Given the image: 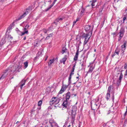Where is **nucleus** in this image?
Masks as SVG:
<instances>
[{
	"instance_id": "1",
	"label": "nucleus",
	"mask_w": 127,
	"mask_h": 127,
	"mask_svg": "<svg viewBox=\"0 0 127 127\" xmlns=\"http://www.w3.org/2000/svg\"><path fill=\"white\" fill-rule=\"evenodd\" d=\"M77 110V108L75 106H73L71 110L72 120L71 123L73 126V124L74 123L75 120V115L76 114V112Z\"/></svg>"
},
{
	"instance_id": "2",
	"label": "nucleus",
	"mask_w": 127,
	"mask_h": 127,
	"mask_svg": "<svg viewBox=\"0 0 127 127\" xmlns=\"http://www.w3.org/2000/svg\"><path fill=\"white\" fill-rule=\"evenodd\" d=\"M92 34V32H91V34H89V33H83L81 37L82 38H85V40L88 41L90 38Z\"/></svg>"
},
{
	"instance_id": "3",
	"label": "nucleus",
	"mask_w": 127,
	"mask_h": 127,
	"mask_svg": "<svg viewBox=\"0 0 127 127\" xmlns=\"http://www.w3.org/2000/svg\"><path fill=\"white\" fill-rule=\"evenodd\" d=\"M9 71H10L12 73H13L15 71L19 72L20 70H19V69H17V68H16L14 67H9L8 68Z\"/></svg>"
},
{
	"instance_id": "4",
	"label": "nucleus",
	"mask_w": 127,
	"mask_h": 127,
	"mask_svg": "<svg viewBox=\"0 0 127 127\" xmlns=\"http://www.w3.org/2000/svg\"><path fill=\"white\" fill-rule=\"evenodd\" d=\"M127 42L125 41L124 42L123 44L121 46V55L122 56L124 54V52L126 48V44Z\"/></svg>"
},
{
	"instance_id": "5",
	"label": "nucleus",
	"mask_w": 127,
	"mask_h": 127,
	"mask_svg": "<svg viewBox=\"0 0 127 127\" xmlns=\"http://www.w3.org/2000/svg\"><path fill=\"white\" fill-rule=\"evenodd\" d=\"M85 28L86 31H89L88 33L89 34L90 33H91V32L92 33L93 28L91 26L89 25H87L85 26Z\"/></svg>"
},
{
	"instance_id": "6",
	"label": "nucleus",
	"mask_w": 127,
	"mask_h": 127,
	"mask_svg": "<svg viewBox=\"0 0 127 127\" xmlns=\"http://www.w3.org/2000/svg\"><path fill=\"white\" fill-rule=\"evenodd\" d=\"M124 29L123 28L121 29L120 30L119 32L120 34L119 36V37L118 40L119 41H120L121 38L123 37L124 34Z\"/></svg>"
},
{
	"instance_id": "7",
	"label": "nucleus",
	"mask_w": 127,
	"mask_h": 127,
	"mask_svg": "<svg viewBox=\"0 0 127 127\" xmlns=\"http://www.w3.org/2000/svg\"><path fill=\"white\" fill-rule=\"evenodd\" d=\"M95 67V64L94 63H92L90 65V68L89 70L88 73H91L92 72L93 70L94 69Z\"/></svg>"
},
{
	"instance_id": "8",
	"label": "nucleus",
	"mask_w": 127,
	"mask_h": 127,
	"mask_svg": "<svg viewBox=\"0 0 127 127\" xmlns=\"http://www.w3.org/2000/svg\"><path fill=\"white\" fill-rule=\"evenodd\" d=\"M120 50L118 48H117L115 50L114 53H113L112 55V57H113L114 56H117L119 55V53L120 51Z\"/></svg>"
},
{
	"instance_id": "9",
	"label": "nucleus",
	"mask_w": 127,
	"mask_h": 127,
	"mask_svg": "<svg viewBox=\"0 0 127 127\" xmlns=\"http://www.w3.org/2000/svg\"><path fill=\"white\" fill-rule=\"evenodd\" d=\"M30 9H27L26 11L18 19L19 20L23 18H24L25 17L26 15L28 14L29 12V11H30Z\"/></svg>"
},
{
	"instance_id": "10",
	"label": "nucleus",
	"mask_w": 127,
	"mask_h": 127,
	"mask_svg": "<svg viewBox=\"0 0 127 127\" xmlns=\"http://www.w3.org/2000/svg\"><path fill=\"white\" fill-rule=\"evenodd\" d=\"M121 82H120L118 80H114L113 82V84L115 85L116 86H119L121 83Z\"/></svg>"
},
{
	"instance_id": "11",
	"label": "nucleus",
	"mask_w": 127,
	"mask_h": 127,
	"mask_svg": "<svg viewBox=\"0 0 127 127\" xmlns=\"http://www.w3.org/2000/svg\"><path fill=\"white\" fill-rule=\"evenodd\" d=\"M26 81V80H23L19 84L20 85L19 86L20 87L21 89H22L23 86L25 85Z\"/></svg>"
},
{
	"instance_id": "12",
	"label": "nucleus",
	"mask_w": 127,
	"mask_h": 127,
	"mask_svg": "<svg viewBox=\"0 0 127 127\" xmlns=\"http://www.w3.org/2000/svg\"><path fill=\"white\" fill-rule=\"evenodd\" d=\"M79 54V49H78L76 53V54L74 57V60L75 61H76L78 59Z\"/></svg>"
},
{
	"instance_id": "13",
	"label": "nucleus",
	"mask_w": 127,
	"mask_h": 127,
	"mask_svg": "<svg viewBox=\"0 0 127 127\" xmlns=\"http://www.w3.org/2000/svg\"><path fill=\"white\" fill-rule=\"evenodd\" d=\"M67 59V56L66 55H65L64 58H62V60L60 61L61 63H63L64 64H65V62L66 61Z\"/></svg>"
},
{
	"instance_id": "14",
	"label": "nucleus",
	"mask_w": 127,
	"mask_h": 127,
	"mask_svg": "<svg viewBox=\"0 0 127 127\" xmlns=\"http://www.w3.org/2000/svg\"><path fill=\"white\" fill-rule=\"evenodd\" d=\"M118 74L119 75V79L118 80L120 82H121V80L122 79L123 77V74L122 73H118Z\"/></svg>"
},
{
	"instance_id": "15",
	"label": "nucleus",
	"mask_w": 127,
	"mask_h": 127,
	"mask_svg": "<svg viewBox=\"0 0 127 127\" xmlns=\"http://www.w3.org/2000/svg\"><path fill=\"white\" fill-rule=\"evenodd\" d=\"M70 92H68L66 95V100H68L70 97Z\"/></svg>"
},
{
	"instance_id": "16",
	"label": "nucleus",
	"mask_w": 127,
	"mask_h": 127,
	"mask_svg": "<svg viewBox=\"0 0 127 127\" xmlns=\"http://www.w3.org/2000/svg\"><path fill=\"white\" fill-rule=\"evenodd\" d=\"M8 71H9V70L8 69L5 70V71L4 72V73H3L1 76L3 78L7 76L8 74L7 72Z\"/></svg>"
},
{
	"instance_id": "17",
	"label": "nucleus",
	"mask_w": 127,
	"mask_h": 127,
	"mask_svg": "<svg viewBox=\"0 0 127 127\" xmlns=\"http://www.w3.org/2000/svg\"><path fill=\"white\" fill-rule=\"evenodd\" d=\"M67 101L66 100L65 101H64L63 103V105L64 107H65L67 108V106H69V104H68Z\"/></svg>"
},
{
	"instance_id": "18",
	"label": "nucleus",
	"mask_w": 127,
	"mask_h": 127,
	"mask_svg": "<svg viewBox=\"0 0 127 127\" xmlns=\"http://www.w3.org/2000/svg\"><path fill=\"white\" fill-rule=\"evenodd\" d=\"M110 95L109 93L107 92L105 96V98L107 100H108L110 98Z\"/></svg>"
},
{
	"instance_id": "19",
	"label": "nucleus",
	"mask_w": 127,
	"mask_h": 127,
	"mask_svg": "<svg viewBox=\"0 0 127 127\" xmlns=\"http://www.w3.org/2000/svg\"><path fill=\"white\" fill-rule=\"evenodd\" d=\"M22 66V64L21 62H20L19 63V65H18L17 66L15 67L16 68H17V69H19V70L21 69V68Z\"/></svg>"
},
{
	"instance_id": "20",
	"label": "nucleus",
	"mask_w": 127,
	"mask_h": 127,
	"mask_svg": "<svg viewBox=\"0 0 127 127\" xmlns=\"http://www.w3.org/2000/svg\"><path fill=\"white\" fill-rule=\"evenodd\" d=\"M14 22H13L10 25L9 27L7 28V31L8 30H10L12 29V27H13L14 26Z\"/></svg>"
},
{
	"instance_id": "21",
	"label": "nucleus",
	"mask_w": 127,
	"mask_h": 127,
	"mask_svg": "<svg viewBox=\"0 0 127 127\" xmlns=\"http://www.w3.org/2000/svg\"><path fill=\"white\" fill-rule=\"evenodd\" d=\"M5 38H3L0 42V46H1L5 42Z\"/></svg>"
},
{
	"instance_id": "22",
	"label": "nucleus",
	"mask_w": 127,
	"mask_h": 127,
	"mask_svg": "<svg viewBox=\"0 0 127 127\" xmlns=\"http://www.w3.org/2000/svg\"><path fill=\"white\" fill-rule=\"evenodd\" d=\"M69 85V84L67 85H63L61 88L65 91L66 90V88H67L68 85Z\"/></svg>"
},
{
	"instance_id": "23",
	"label": "nucleus",
	"mask_w": 127,
	"mask_h": 127,
	"mask_svg": "<svg viewBox=\"0 0 127 127\" xmlns=\"http://www.w3.org/2000/svg\"><path fill=\"white\" fill-rule=\"evenodd\" d=\"M54 59L50 60L49 62L48 63V65L50 66L53 64L54 62Z\"/></svg>"
},
{
	"instance_id": "24",
	"label": "nucleus",
	"mask_w": 127,
	"mask_h": 127,
	"mask_svg": "<svg viewBox=\"0 0 127 127\" xmlns=\"http://www.w3.org/2000/svg\"><path fill=\"white\" fill-rule=\"evenodd\" d=\"M13 39V37L11 36V35H8L7 37V40H8L9 42H10L11 40Z\"/></svg>"
},
{
	"instance_id": "25",
	"label": "nucleus",
	"mask_w": 127,
	"mask_h": 127,
	"mask_svg": "<svg viewBox=\"0 0 127 127\" xmlns=\"http://www.w3.org/2000/svg\"><path fill=\"white\" fill-rule=\"evenodd\" d=\"M58 98H57L56 97H54L53 98H52L51 101V102L52 104H53L54 102V101L55 102V101H56V100H57Z\"/></svg>"
},
{
	"instance_id": "26",
	"label": "nucleus",
	"mask_w": 127,
	"mask_h": 127,
	"mask_svg": "<svg viewBox=\"0 0 127 127\" xmlns=\"http://www.w3.org/2000/svg\"><path fill=\"white\" fill-rule=\"evenodd\" d=\"M67 50V49L65 47H64L63 48L62 53V54H63Z\"/></svg>"
},
{
	"instance_id": "27",
	"label": "nucleus",
	"mask_w": 127,
	"mask_h": 127,
	"mask_svg": "<svg viewBox=\"0 0 127 127\" xmlns=\"http://www.w3.org/2000/svg\"><path fill=\"white\" fill-rule=\"evenodd\" d=\"M49 124L48 123V121L46 120H45L44 122V125H45V127H49L48 126V125Z\"/></svg>"
},
{
	"instance_id": "28",
	"label": "nucleus",
	"mask_w": 127,
	"mask_h": 127,
	"mask_svg": "<svg viewBox=\"0 0 127 127\" xmlns=\"http://www.w3.org/2000/svg\"><path fill=\"white\" fill-rule=\"evenodd\" d=\"M53 35V34L52 33H51L49 35H48L47 36L46 38V40L48 39L49 38H50V37L52 36Z\"/></svg>"
},
{
	"instance_id": "29",
	"label": "nucleus",
	"mask_w": 127,
	"mask_h": 127,
	"mask_svg": "<svg viewBox=\"0 0 127 127\" xmlns=\"http://www.w3.org/2000/svg\"><path fill=\"white\" fill-rule=\"evenodd\" d=\"M25 68H26L28 65V62H24V63Z\"/></svg>"
},
{
	"instance_id": "30",
	"label": "nucleus",
	"mask_w": 127,
	"mask_h": 127,
	"mask_svg": "<svg viewBox=\"0 0 127 127\" xmlns=\"http://www.w3.org/2000/svg\"><path fill=\"white\" fill-rule=\"evenodd\" d=\"M60 100V99H59V98H58L57 100L56 101H55V102L54 101V102L53 104H57L59 103Z\"/></svg>"
},
{
	"instance_id": "31",
	"label": "nucleus",
	"mask_w": 127,
	"mask_h": 127,
	"mask_svg": "<svg viewBox=\"0 0 127 127\" xmlns=\"http://www.w3.org/2000/svg\"><path fill=\"white\" fill-rule=\"evenodd\" d=\"M63 18H61L59 17L56 19V21L57 22L61 21L63 20Z\"/></svg>"
},
{
	"instance_id": "32",
	"label": "nucleus",
	"mask_w": 127,
	"mask_h": 127,
	"mask_svg": "<svg viewBox=\"0 0 127 127\" xmlns=\"http://www.w3.org/2000/svg\"><path fill=\"white\" fill-rule=\"evenodd\" d=\"M55 3H54V2H53V3L46 10V11H48V10H49L50 8H51L53 6V5H54V4H55Z\"/></svg>"
},
{
	"instance_id": "33",
	"label": "nucleus",
	"mask_w": 127,
	"mask_h": 127,
	"mask_svg": "<svg viewBox=\"0 0 127 127\" xmlns=\"http://www.w3.org/2000/svg\"><path fill=\"white\" fill-rule=\"evenodd\" d=\"M112 88V86H110L108 89V90L107 91V92L109 93H110V91Z\"/></svg>"
},
{
	"instance_id": "34",
	"label": "nucleus",
	"mask_w": 127,
	"mask_h": 127,
	"mask_svg": "<svg viewBox=\"0 0 127 127\" xmlns=\"http://www.w3.org/2000/svg\"><path fill=\"white\" fill-rule=\"evenodd\" d=\"M65 91L64 90H63L61 88V89L60 90V91H59L58 93V95L59 94H62Z\"/></svg>"
},
{
	"instance_id": "35",
	"label": "nucleus",
	"mask_w": 127,
	"mask_h": 127,
	"mask_svg": "<svg viewBox=\"0 0 127 127\" xmlns=\"http://www.w3.org/2000/svg\"><path fill=\"white\" fill-rule=\"evenodd\" d=\"M24 32H22V33L21 34V36L23 35H24L25 33H28V30H24Z\"/></svg>"
},
{
	"instance_id": "36",
	"label": "nucleus",
	"mask_w": 127,
	"mask_h": 127,
	"mask_svg": "<svg viewBox=\"0 0 127 127\" xmlns=\"http://www.w3.org/2000/svg\"><path fill=\"white\" fill-rule=\"evenodd\" d=\"M71 75H70L68 78L69 85H70L71 83Z\"/></svg>"
},
{
	"instance_id": "37",
	"label": "nucleus",
	"mask_w": 127,
	"mask_h": 127,
	"mask_svg": "<svg viewBox=\"0 0 127 127\" xmlns=\"http://www.w3.org/2000/svg\"><path fill=\"white\" fill-rule=\"evenodd\" d=\"M42 103V100H40L39 101L38 103V106H40Z\"/></svg>"
},
{
	"instance_id": "38",
	"label": "nucleus",
	"mask_w": 127,
	"mask_h": 127,
	"mask_svg": "<svg viewBox=\"0 0 127 127\" xmlns=\"http://www.w3.org/2000/svg\"><path fill=\"white\" fill-rule=\"evenodd\" d=\"M85 9L84 8H82V10L81 11V15H82L84 14L83 13H84V12L85 11Z\"/></svg>"
},
{
	"instance_id": "39",
	"label": "nucleus",
	"mask_w": 127,
	"mask_h": 127,
	"mask_svg": "<svg viewBox=\"0 0 127 127\" xmlns=\"http://www.w3.org/2000/svg\"><path fill=\"white\" fill-rule=\"evenodd\" d=\"M29 26L28 25H27L24 28V30H27V29L29 28Z\"/></svg>"
},
{
	"instance_id": "40",
	"label": "nucleus",
	"mask_w": 127,
	"mask_h": 127,
	"mask_svg": "<svg viewBox=\"0 0 127 127\" xmlns=\"http://www.w3.org/2000/svg\"><path fill=\"white\" fill-rule=\"evenodd\" d=\"M96 0H93L92 1H90V2H91V3H95L96 2Z\"/></svg>"
},
{
	"instance_id": "41",
	"label": "nucleus",
	"mask_w": 127,
	"mask_h": 127,
	"mask_svg": "<svg viewBox=\"0 0 127 127\" xmlns=\"http://www.w3.org/2000/svg\"><path fill=\"white\" fill-rule=\"evenodd\" d=\"M124 68L125 69H127V63H126L125 64Z\"/></svg>"
},
{
	"instance_id": "42",
	"label": "nucleus",
	"mask_w": 127,
	"mask_h": 127,
	"mask_svg": "<svg viewBox=\"0 0 127 127\" xmlns=\"http://www.w3.org/2000/svg\"><path fill=\"white\" fill-rule=\"evenodd\" d=\"M42 51H41V52H38V55H39V56H40L41 55V54H42Z\"/></svg>"
},
{
	"instance_id": "43",
	"label": "nucleus",
	"mask_w": 127,
	"mask_h": 127,
	"mask_svg": "<svg viewBox=\"0 0 127 127\" xmlns=\"http://www.w3.org/2000/svg\"><path fill=\"white\" fill-rule=\"evenodd\" d=\"M75 65H74L73 66L72 71V72H74L75 69Z\"/></svg>"
},
{
	"instance_id": "44",
	"label": "nucleus",
	"mask_w": 127,
	"mask_h": 127,
	"mask_svg": "<svg viewBox=\"0 0 127 127\" xmlns=\"http://www.w3.org/2000/svg\"><path fill=\"white\" fill-rule=\"evenodd\" d=\"M92 6V8H94L95 7V3H91Z\"/></svg>"
},
{
	"instance_id": "45",
	"label": "nucleus",
	"mask_w": 127,
	"mask_h": 127,
	"mask_svg": "<svg viewBox=\"0 0 127 127\" xmlns=\"http://www.w3.org/2000/svg\"><path fill=\"white\" fill-rule=\"evenodd\" d=\"M81 83L80 82H79L78 83V84L77 85V87H79L80 86V85H81Z\"/></svg>"
},
{
	"instance_id": "46",
	"label": "nucleus",
	"mask_w": 127,
	"mask_h": 127,
	"mask_svg": "<svg viewBox=\"0 0 127 127\" xmlns=\"http://www.w3.org/2000/svg\"><path fill=\"white\" fill-rule=\"evenodd\" d=\"M43 31L45 33H46L47 32V30L45 29L43 30Z\"/></svg>"
},
{
	"instance_id": "47",
	"label": "nucleus",
	"mask_w": 127,
	"mask_h": 127,
	"mask_svg": "<svg viewBox=\"0 0 127 127\" xmlns=\"http://www.w3.org/2000/svg\"><path fill=\"white\" fill-rule=\"evenodd\" d=\"M126 17H125L123 18V23H124V21H125L126 20Z\"/></svg>"
},
{
	"instance_id": "48",
	"label": "nucleus",
	"mask_w": 127,
	"mask_h": 127,
	"mask_svg": "<svg viewBox=\"0 0 127 127\" xmlns=\"http://www.w3.org/2000/svg\"><path fill=\"white\" fill-rule=\"evenodd\" d=\"M112 100L113 101L114 100V94H113V95H112Z\"/></svg>"
},
{
	"instance_id": "49",
	"label": "nucleus",
	"mask_w": 127,
	"mask_h": 127,
	"mask_svg": "<svg viewBox=\"0 0 127 127\" xmlns=\"http://www.w3.org/2000/svg\"><path fill=\"white\" fill-rule=\"evenodd\" d=\"M124 14H125V15H126L127 14V9H125V13Z\"/></svg>"
},
{
	"instance_id": "50",
	"label": "nucleus",
	"mask_w": 127,
	"mask_h": 127,
	"mask_svg": "<svg viewBox=\"0 0 127 127\" xmlns=\"http://www.w3.org/2000/svg\"><path fill=\"white\" fill-rule=\"evenodd\" d=\"M73 72L71 71L70 75H73L74 74Z\"/></svg>"
},
{
	"instance_id": "51",
	"label": "nucleus",
	"mask_w": 127,
	"mask_h": 127,
	"mask_svg": "<svg viewBox=\"0 0 127 127\" xmlns=\"http://www.w3.org/2000/svg\"><path fill=\"white\" fill-rule=\"evenodd\" d=\"M82 123L81 122H80L79 124V126L78 127H81V125Z\"/></svg>"
},
{
	"instance_id": "52",
	"label": "nucleus",
	"mask_w": 127,
	"mask_h": 127,
	"mask_svg": "<svg viewBox=\"0 0 127 127\" xmlns=\"http://www.w3.org/2000/svg\"><path fill=\"white\" fill-rule=\"evenodd\" d=\"M119 0H114V1L115 2H117Z\"/></svg>"
},
{
	"instance_id": "53",
	"label": "nucleus",
	"mask_w": 127,
	"mask_h": 127,
	"mask_svg": "<svg viewBox=\"0 0 127 127\" xmlns=\"http://www.w3.org/2000/svg\"><path fill=\"white\" fill-rule=\"evenodd\" d=\"M91 107L92 108V101L91 102Z\"/></svg>"
},
{
	"instance_id": "54",
	"label": "nucleus",
	"mask_w": 127,
	"mask_h": 127,
	"mask_svg": "<svg viewBox=\"0 0 127 127\" xmlns=\"http://www.w3.org/2000/svg\"><path fill=\"white\" fill-rule=\"evenodd\" d=\"M82 67H83V68H84V67L85 65L83 63V64H82Z\"/></svg>"
},
{
	"instance_id": "55",
	"label": "nucleus",
	"mask_w": 127,
	"mask_h": 127,
	"mask_svg": "<svg viewBox=\"0 0 127 127\" xmlns=\"http://www.w3.org/2000/svg\"><path fill=\"white\" fill-rule=\"evenodd\" d=\"M86 43H87L86 42H85V41H84V45H85V44H86Z\"/></svg>"
},
{
	"instance_id": "56",
	"label": "nucleus",
	"mask_w": 127,
	"mask_h": 127,
	"mask_svg": "<svg viewBox=\"0 0 127 127\" xmlns=\"http://www.w3.org/2000/svg\"><path fill=\"white\" fill-rule=\"evenodd\" d=\"M127 113V112H125V113H124V116H125L126 115Z\"/></svg>"
},
{
	"instance_id": "57",
	"label": "nucleus",
	"mask_w": 127,
	"mask_h": 127,
	"mask_svg": "<svg viewBox=\"0 0 127 127\" xmlns=\"http://www.w3.org/2000/svg\"><path fill=\"white\" fill-rule=\"evenodd\" d=\"M127 113V112H125V113H124V116H125L126 115Z\"/></svg>"
},
{
	"instance_id": "58",
	"label": "nucleus",
	"mask_w": 127,
	"mask_h": 127,
	"mask_svg": "<svg viewBox=\"0 0 127 127\" xmlns=\"http://www.w3.org/2000/svg\"><path fill=\"white\" fill-rule=\"evenodd\" d=\"M76 21H74L73 23V25H74L76 23Z\"/></svg>"
},
{
	"instance_id": "59",
	"label": "nucleus",
	"mask_w": 127,
	"mask_h": 127,
	"mask_svg": "<svg viewBox=\"0 0 127 127\" xmlns=\"http://www.w3.org/2000/svg\"><path fill=\"white\" fill-rule=\"evenodd\" d=\"M125 73H126V75L127 73V69Z\"/></svg>"
},
{
	"instance_id": "60",
	"label": "nucleus",
	"mask_w": 127,
	"mask_h": 127,
	"mask_svg": "<svg viewBox=\"0 0 127 127\" xmlns=\"http://www.w3.org/2000/svg\"><path fill=\"white\" fill-rule=\"evenodd\" d=\"M24 40H25L26 39V37L25 36L24 38Z\"/></svg>"
},
{
	"instance_id": "61",
	"label": "nucleus",
	"mask_w": 127,
	"mask_h": 127,
	"mask_svg": "<svg viewBox=\"0 0 127 127\" xmlns=\"http://www.w3.org/2000/svg\"><path fill=\"white\" fill-rule=\"evenodd\" d=\"M79 19L78 18H77V19H76V21L77 22V21H78L79 20Z\"/></svg>"
},
{
	"instance_id": "62",
	"label": "nucleus",
	"mask_w": 127,
	"mask_h": 127,
	"mask_svg": "<svg viewBox=\"0 0 127 127\" xmlns=\"http://www.w3.org/2000/svg\"><path fill=\"white\" fill-rule=\"evenodd\" d=\"M57 0H54V1H53V2H54V3H55L56 1Z\"/></svg>"
},
{
	"instance_id": "63",
	"label": "nucleus",
	"mask_w": 127,
	"mask_h": 127,
	"mask_svg": "<svg viewBox=\"0 0 127 127\" xmlns=\"http://www.w3.org/2000/svg\"><path fill=\"white\" fill-rule=\"evenodd\" d=\"M4 0H0V1L2 2L4 1Z\"/></svg>"
},
{
	"instance_id": "64",
	"label": "nucleus",
	"mask_w": 127,
	"mask_h": 127,
	"mask_svg": "<svg viewBox=\"0 0 127 127\" xmlns=\"http://www.w3.org/2000/svg\"><path fill=\"white\" fill-rule=\"evenodd\" d=\"M126 108H126V112H127V106L126 107Z\"/></svg>"
}]
</instances>
